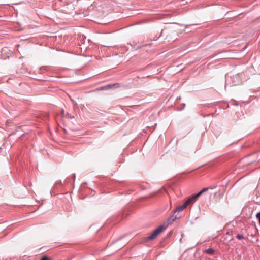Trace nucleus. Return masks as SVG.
I'll list each match as a JSON object with an SVG mask.
<instances>
[{"label":"nucleus","mask_w":260,"mask_h":260,"mask_svg":"<svg viewBox=\"0 0 260 260\" xmlns=\"http://www.w3.org/2000/svg\"><path fill=\"white\" fill-rule=\"evenodd\" d=\"M209 189V188H204L202 190H201L200 192H199L196 194H194L191 197L189 198L187 200H186L183 205L178 206L177 208L176 211L178 212H180L184 210L185 208L187 207V206L190 204H193L197 199L203 193L207 191Z\"/></svg>","instance_id":"1"},{"label":"nucleus","mask_w":260,"mask_h":260,"mask_svg":"<svg viewBox=\"0 0 260 260\" xmlns=\"http://www.w3.org/2000/svg\"><path fill=\"white\" fill-rule=\"evenodd\" d=\"M206 252L209 254H213L214 253V250L212 248H209L206 250Z\"/></svg>","instance_id":"4"},{"label":"nucleus","mask_w":260,"mask_h":260,"mask_svg":"<svg viewBox=\"0 0 260 260\" xmlns=\"http://www.w3.org/2000/svg\"><path fill=\"white\" fill-rule=\"evenodd\" d=\"M166 227L163 225L158 226L151 234H150L146 238L148 240H152L155 239L160 233H161Z\"/></svg>","instance_id":"3"},{"label":"nucleus","mask_w":260,"mask_h":260,"mask_svg":"<svg viewBox=\"0 0 260 260\" xmlns=\"http://www.w3.org/2000/svg\"><path fill=\"white\" fill-rule=\"evenodd\" d=\"M236 238L238 239H242L243 238V236L242 235H240V234H238L237 236H236Z\"/></svg>","instance_id":"5"},{"label":"nucleus","mask_w":260,"mask_h":260,"mask_svg":"<svg viewBox=\"0 0 260 260\" xmlns=\"http://www.w3.org/2000/svg\"><path fill=\"white\" fill-rule=\"evenodd\" d=\"M112 86L113 87H119V84L117 83V84H114L112 85Z\"/></svg>","instance_id":"8"},{"label":"nucleus","mask_w":260,"mask_h":260,"mask_svg":"<svg viewBox=\"0 0 260 260\" xmlns=\"http://www.w3.org/2000/svg\"><path fill=\"white\" fill-rule=\"evenodd\" d=\"M256 218L258 219L259 223H260V212L257 213L256 215Z\"/></svg>","instance_id":"6"},{"label":"nucleus","mask_w":260,"mask_h":260,"mask_svg":"<svg viewBox=\"0 0 260 260\" xmlns=\"http://www.w3.org/2000/svg\"><path fill=\"white\" fill-rule=\"evenodd\" d=\"M41 260H50L47 256H43Z\"/></svg>","instance_id":"7"},{"label":"nucleus","mask_w":260,"mask_h":260,"mask_svg":"<svg viewBox=\"0 0 260 260\" xmlns=\"http://www.w3.org/2000/svg\"><path fill=\"white\" fill-rule=\"evenodd\" d=\"M166 227L163 225L158 226L151 234H150L146 238L148 240H152L155 239L160 233H161Z\"/></svg>","instance_id":"2"}]
</instances>
